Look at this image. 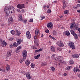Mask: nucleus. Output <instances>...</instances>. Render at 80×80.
<instances>
[{"mask_svg":"<svg viewBox=\"0 0 80 80\" xmlns=\"http://www.w3.org/2000/svg\"><path fill=\"white\" fill-rule=\"evenodd\" d=\"M4 12L7 16H10V14L13 13V11L12 10L10 7H6L4 8Z\"/></svg>","mask_w":80,"mask_h":80,"instance_id":"f257e3e1","label":"nucleus"},{"mask_svg":"<svg viewBox=\"0 0 80 80\" xmlns=\"http://www.w3.org/2000/svg\"><path fill=\"white\" fill-rule=\"evenodd\" d=\"M55 60L57 62H59L60 63H63V60L62 59V57L61 56H58V57H56L55 58Z\"/></svg>","mask_w":80,"mask_h":80,"instance_id":"f03ea898","label":"nucleus"},{"mask_svg":"<svg viewBox=\"0 0 80 80\" xmlns=\"http://www.w3.org/2000/svg\"><path fill=\"white\" fill-rule=\"evenodd\" d=\"M56 44L60 47H63L64 46V45L63 43V42L61 40L57 41Z\"/></svg>","mask_w":80,"mask_h":80,"instance_id":"7ed1b4c3","label":"nucleus"},{"mask_svg":"<svg viewBox=\"0 0 80 80\" xmlns=\"http://www.w3.org/2000/svg\"><path fill=\"white\" fill-rule=\"evenodd\" d=\"M68 44V45L70 46L71 48L72 49H75V44H74V43L73 42H69Z\"/></svg>","mask_w":80,"mask_h":80,"instance_id":"20e7f679","label":"nucleus"},{"mask_svg":"<svg viewBox=\"0 0 80 80\" xmlns=\"http://www.w3.org/2000/svg\"><path fill=\"white\" fill-rule=\"evenodd\" d=\"M71 34H72V35H73L75 37V38H76V39H78V36H77V35L76 34L75 32L73 31L72 30H71Z\"/></svg>","mask_w":80,"mask_h":80,"instance_id":"39448f33","label":"nucleus"},{"mask_svg":"<svg viewBox=\"0 0 80 80\" xmlns=\"http://www.w3.org/2000/svg\"><path fill=\"white\" fill-rule=\"evenodd\" d=\"M22 56L24 59H26L27 56V52L26 50L23 51L22 52Z\"/></svg>","mask_w":80,"mask_h":80,"instance_id":"423d86ee","label":"nucleus"},{"mask_svg":"<svg viewBox=\"0 0 80 80\" xmlns=\"http://www.w3.org/2000/svg\"><path fill=\"white\" fill-rule=\"evenodd\" d=\"M0 42H1V46L3 47L4 46H6V45H7V43L5 42V41H3L2 39H0Z\"/></svg>","mask_w":80,"mask_h":80,"instance_id":"0eeeda50","label":"nucleus"},{"mask_svg":"<svg viewBox=\"0 0 80 80\" xmlns=\"http://www.w3.org/2000/svg\"><path fill=\"white\" fill-rule=\"evenodd\" d=\"M0 42H1V46L3 47L4 46H6V45H7V43L5 42V41H3L2 39H0Z\"/></svg>","mask_w":80,"mask_h":80,"instance_id":"6e6552de","label":"nucleus"},{"mask_svg":"<svg viewBox=\"0 0 80 80\" xmlns=\"http://www.w3.org/2000/svg\"><path fill=\"white\" fill-rule=\"evenodd\" d=\"M17 8L22 9V8H25V5L24 4H18L17 6Z\"/></svg>","mask_w":80,"mask_h":80,"instance_id":"1a4fd4ad","label":"nucleus"},{"mask_svg":"<svg viewBox=\"0 0 80 80\" xmlns=\"http://www.w3.org/2000/svg\"><path fill=\"white\" fill-rule=\"evenodd\" d=\"M47 26L49 28H51V29L53 28V24L52 22H49L47 24Z\"/></svg>","mask_w":80,"mask_h":80,"instance_id":"9d476101","label":"nucleus"},{"mask_svg":"<svg viewBox=\"0 0 80 80\" xmlns=\"http://www.w3.org/2000/svg\"><path fill=\"white\" fill-rule=\"evenodd\" d=\"M15 34L17 36H20L21 34V32L20 31H18V30H15Z\"/></svg>","mask_w":80,"mask_h":80,"instance_id":"9b49d317","label":"nucleus"},{"mask_svg":"<svg viewBox=\"0 0 80 80\" xmlns=\"http://www.w3.org/2000/svg\"><path fill=\"white\" fill-rule=\"evenodd\" d=\"M8 21L9 23H12L13 22V18L12 17H11L8 19Z\"/></svg>","mask_w":80,"mask_h":80,"instance_id":"f8f14e48","label":"nucleus"},{"mask_svg":"<svg viewBox=\"0 0 80 80\" xmlns=\"http://www.w3.org/2000/svg\"><path fill=\"white\" fill-rule=\"evenodd\" d=\"M72 57L74 58H78V57H79V56L77 54H74L72 55Z\"/></svg>","mask_w":80,"mask_h":80,"instance_id":"ddd939ff","label":"nucleus"},{"mask_svg":"<svg viewBox=\"0 0 80 80\" xmlns=\"http://www.w3.org/2000/svg\"><path fill=\"white\" fill-rule=\"evenodd\" d=\"M11 51H8L7 53L6 54V58H7V57H10L11 54Z\"/></svg>","mask_w":80,"mask_h":80,"instance_id":"4468645a","label":"nucleus"},{"mask_svg":"<svg viewBox=\"0 0 80 80\" xmlns=\"http://www.w3.org/2000/svg\"><path fill=\"white\" fill-rule=\"evenodd\" d=\"M22 46H20L19 47H18L17 49V50L16 51V53H18V51H19V50H20V49H21V48H22Z\"/></svg>","mask_w":80,"mask_h":80,"instance_id":"2eb2a0df","label":"nucleus"},{"mask_svg":"<svg viewBox=\"0 0 80 80\" xmlns=\"http://www.w3.org/2000/svg\"><path fill=\"white\" fill-rule=\"evenodd\" d=\"M26 77L28 79H29L31 78V77H30V73L28 72L26 75Z\"/></svg>","mask_w":80,"mask_h":80,"instance_id":"dca6fc26","label":"nucleus"},{"mask_svg":"<svg viewBox=\"0 0 80 80\" xmlns=\"http://www.w3.org/2000/svg\"><path fill=\"white\" fill-rule=\"evenodd\" d=\"M51 50L52 52H55V47L53 46H51Z\"/></svg>","mask_w":80,"mask_h":80,"instance_id":"f3484780","label":"nucleus"},{"mask_svg":"<svg viewBox=\"0 0 80 80\" xmlns=\"http://www.w3.org/2000/svg\"><path fill=\"white\" fill-rule=\"evenodd\" d=\"M52 35L54 36H57L58 35V32L55 31H53Z\"/></svg>","mask_w":80,"mask_h":80,"instance_id":"a211bd4d","label":"nucleus"},{"mask_svg":"<svg viewBox=\"0 0 80 80\" xmlns=\"http://www.w3.org/2000/svg\"><path fill=\"white\" fill-rule=\"evenodd\" d=\"M6 66H7L6 70H7V71L10 70V65H8V64H6Z\"/></svg>","mask_w":80,"mask_h":80,"instance_id":"6ab92c4d","label":"nucleus"},{"mask_svg":"<svg viewBox=\"0 0 80 80\" xmlns=\"http://www.w3.org/2000/svg\"><path fill=\"white\" fill-rule=\"evenodd\" d=\"M16 41L18 45H20V43L22 42V40L21 39H16Z\"/></svg>","mask_w":80,"mask_h":80,"instance_id":"aec40b11","label":"nucleus"},{"mask_svg":"<svg viewBox=\"0 0 80 80\" xmlns=\"http://www.w3.org/2000/svg\"><path fill=\"white\" fill-rule=\"evenodd\" d=\"M65 35H66L67 36H69L70 34V32L69 31H67L65 32Z\"/></svg>","mask_w":80,"mask_h":80,"instance_id":"412c9836","label":"nucleus"},{"mask_svg":"<svg viewBox=\"0 0 80 80\" xmlns=\"http://www.w3.org/2000/svg\"><path fill=\"white\" fill-rule=\"evenodd\" d=\"M30 62L29 60H28L25 62V64L27 66L29 65V64H30Z\"/></svg>","mask_w":80,"mask_h":80,"instance_id":"4be33fe9","label":"nucleus"},{"mask_svg":"<svg viewBox=\"0 0 80 80\" xmlns=\"http://www.w3.org/2000/svg\"><path fill=\"white\" fill-rule=\"evenodd\" d=\"M38 41H36V40H35L34 41V44L36 46H38L39 45L38 44Z\"/></svg>","mask_w":80,"mask_h":80,"instance_id":"5701e85b","label":"nucleus"},{"mask_svg":"<svg viewBox=\"0 0 80 80\" xmlns=\"http://www.w3.org/2000/svg\"><path fill=\"white\" fill-rule=\"evenodd\" d=\"M40 54H38L37 56H35L34 57L35 59H38V58H40Z\"/></svg>","mask_w":80,"mask_h":80,"instance_id":"b1692460","label":"nucleus"},{"mask_svg":"<svg viewBox=\"0 0 80 80\" xmlns=\"http://www.w3.org/2000/svg\"><path fill=\"white\" fill-rule=\"evenodd\" d=\"M72 68V66H68L65 68V70H69L70 68Z\"/></svg>","mask_w":80,"mask_h":80,"instance_id":"393cba45","label":"nucleus"},{"mask_svg":"<svg viewBox=\"0 0 80 80\" xmlns=\"http://www.w3.org/2000/svg\"><path fill=\"white\" fill-rule=\"evenodd\" d=\"M18 43H17V42H15L13 43V45L15 47H18Z\"/></svg>","mask_w":80,"mask_h":80,"instance_id":"a878e982","label":"nucleus"},{"mask_svg":"<svg viewBox=\"0 0 80 80\" xmlns=\"http://www.w3.org/2000/svg\"><path fill=\"white\" fill-rule=\"evenodd\" d=\"M39 31H38V29H36L35 31V34L36 35H38Z\"/></svg>","mask_w":80,"mask_h":80,"instance_id":"bb28decb","label":"nucleus"},{"mask_svg":"<svg viewBox=\"0 0 80 80\" xmlns=\"http://www.w3.org/2000/svg\"><path fill=\"white\" fill-rule=\"evenodd\" d=\"M74 72H80V69H76V68H74Z\"/></svg>","mask_w":80,"mask_h":80,"instance_id":"cd10ccee","label":"nucleus"},{"mask_svg":"<svg viewBox=\"0 0 80 80\" xmlns=\"http://www.w3.org/2000/svg\"><path fill=\"white\" fill-rule=\"evenodd\" d=\"M31 67L32 68H35V64L32 63H31Z\"/></svg>","mask_w":80,"mask_h":80,"instance_id":"c85d7f7f","label":"nucleus"},{"mask_svg":"<svg viewBox=\"0 0 80 80\" xmlns=\"http://www.w3.org/2000/svg\"><path fill=\"white\" fill-rule=\"evenodd\" d=\"M19 20H20V21H22V15L21 14L19 15Z\"/></svg>","mask_w":80,"mask_h":80,"instance_id":"c756f323","label":"nucleus"},{"mask_svg":"<svg viewBox=\"0 0 80 80\" xmlns=\"http://www.w3.org/2000/svg\"><path fill=\"white\" fill-rule=\"evenodd\" d=\"M11 33L12 35H15V31L13 30L11 31Z\"/></svg>","mask_w":80,"mask_h":80,"instance_id":"7c9ffc66","label":"nucleus"},{"mask_svg":"<svg viewBox=\"0 0 80 80\" xmlns=\"http://www.w3.org/2000/svg\"><path fill=\"white\" fill-rule=\"evenodd\" d=\"M70 63L71 65H72L74 63V62L73 61V60H71L70 61Z\"/></svg>","mask_w":80,"mask_h":80,"instance_id":"2f4dec72","label":"nucleus"},{"mask_svg":"<svg viewBox=\"0 0 80 80\" xmlns=\"http://www.w3.org/2000/svg\"><path fill=\"white\" fill-rule=\"evenodd\" d=\"M27 37L28 38V39H30V38H31V34L30 35H27Z\"/></svg>","mask_w":80,"mask_h":80,"instance_id":"473e14b6","label":"nucleus"},{"mask_svg":"<svg viewBox=\"0 0 80 80\" xmlns=\"http://www.w3.org/2000/svg\"><path fill=\"white\" fill-rule=\"evenodd\" d=\"M41 65L42 66H44V65H46V63L45 62H43L41 63Z\"/></svg>","mask_w":80,"mask_h":80,"instance_id":"72a5a7b5","label":"nucleus"},{"mask_svg":"<svg viewBox=\"0 0 80 80\" xmlns=\"http://www.w3.org/2000/svg\"><path fill=\"white\" fill-rule=\"evenodd\" d=\"M41 51H42V49L40 48L39 50H36L35 51V52H41Z\"/></svg>","mask_w":80,"mask_h":80,"instance_id":"f704fd0d","label":"nucleus"},{"mask_svg":"<svg viewBox=\"0 0 80 80\" xmlns=\"http://www.w3.org/2000/svg\"><path fill=\"white\" fill-rule=\"evenodd\" d=\"M64 13L65 14H68V10H67L65 11L64 12Z\"/></svg>","mask_w":80,"mask_h":80,"instance_id":"c9c22d12","label":"nucleus"},{"mask_svg":"<svg viewBox=\"0 0 80 80\" xmlns=\"http://www.w3.org/2000/svg\"><path fill=\"white\" fill-rule=\"evenodd\" d=\"M30 34V32L29 31H27L26 32V35H29Z\"/></svg>","mask_w":80,"mask_h":80,"instance_id":"e433bc0d","label":"nucleus"},{"mask_svg":"<svg viewBox=\"0 0 80 80\" xmlns=\"http://www.w3.org/2000/svg\"><path fill=\"white\" fill-rule=\"evenodd\" d=\"M62 17L63 16H60L59 18V20H62Z\"/></svg>","mask_w":80,"mask_h":80,"instance_id":"4c0bfd02","label":"nucleus"},{"mask_svg":"<svg viewBox=\"0 0 80 80\" xmlns=\"http://www.w3.org/2000/svg\"><path fill=\"white\" fill-rule=\"evenodd\" d=\"M51 69L52 71H55V68L53 67H51Z\"/></svg>","mask_w":80,"mask_h":80,"instance_id":"58836bf2","label":"nucleus"},{"mask_svg":"<svg viewBox=\"0 0 80 80\" xmlns=\"http://www.w3.org/2000/svg\"><path fill=\"white\" fill-rule=\"evenodd\" d=\"M23 59L22 58H21L19 60V62L20 63H22V62H23Z\"/></svg>","mask_w":80,"mask_h":80,"instance_id":"ea45409f","label":"nucleus"},{"mask_svg":"<svg viewBox=\"0 0 80 80\" xmlns=\"http://www.w3.org/2000/svg\"><path fill=\"white\" fill-rule=\"evenodd\" d=\"M34 38L35 40H36V41H38V39H37V36H35L34 37Z\"/></svg>","mask_w":80,"mask_h":80,"instance_id":"a19ab883","label":"nucleus"},{"mask_svg":"<svg viewBox=\"0 0 80 80\" xmlns=\"http://www.w3.org/2000/svg\"><path fill=\"white\" fill-rule=\"evenodd\" d=\"M67 7V6L66 5V4H65V3H63V8L65 9Z\"/></svg>","mask_w":80,"mask_h":80,"instance_id":"79ce46f5","label":"nucleus"},{"mask_svg":"<svg viewBox=\"0 0 80 80\" xmlns=\"http://www.w3.org/2000/svg\"><path fill=\"white\" fill-rule=\"evenodd\" d=\"M47 12L48 13H51V10L48 9V10L47 11Z\"/></svg>","mask_w":80,"mask_h":80,"instance_id":"37998d69","label":"nucleus"},{"mask_svg":"<svg viewBox=\"0 0 80 80\" xmlns=\"http://www.w3.org/2000/svg\"><path fill=\"white\" fill-rule=\"evenodd\" d=\"M23 22L24 23H27V20H26V19L24 20L23 21Z\"/></svg>","mask_w":80,"mask_h":80,"instance_id":"c03bdc74","label":"nucleus"},{"mask_svg":"<svg viewBox=\"0 0 80 80\" xmlns=\"http://www.w3.org/2000/svg\"><path fill=\"white\" fill-rule=\"evenodd\" d=\"M41 20H43V19L45 18V16H41Z\"/></svg>","mask_w":80,"mask_h":80,"instance_id":"a18cd8bd","label":"nucleus"},{"mask_svg":"<svg viewBox=\"0 0 80 80\" xmlns=\"http://www.w3.org/2000/svg\"><path fill=\"white\" fill-rule=\"evenodd\" d=\"M17 11L18 12H21V11L19 9H17Z\"/></svg>","mask_w":80,"mask_h":80,"instance_id":"49530a36","label":"nucleus"},{"mask_svg":"<svg viewBox=\"0 0 80 80\" xmlns=\"http://www.w3.org/2000/svg\"><path fill=\"white\" fill-rule=\"evenodd\" d=\"M33 20L32 19H31L29 20L30 22H33Z\"/></svg>","mask_w":80,"mask_h":80,"instance_id":"de8ad7c7","label":"nucleus"},{"mask_svg":"<svg viewBox=\"0 0 80 80\" xmlns=\"http://www.w3.org/2000/svg\"><path fill=\"white\" fill-rule=\"evenodd\" d=\"M45 32L47 33H49V30H46Z\"/></svg>","mask_w":80,"mask_h":80,"instance_id":"09e8293b","label":"nucleus"},{"mask_svg":"<svg viewBox=\"0 0 80 80\" xmlns=\"http://www.w3.org/2000/svg\"><path fill=\"white\" fill-rule=\"evenodd\" d=\"M77 8L80 7V4H77Z\"/></svg>","mask_w":80,"mask_h":80,"instance_id":"8fccbe9b","label":"nucleus"},{"mask_svg":"<svg viewBox=\"0 0 80 80\" xmlns=\"http://www.w3.org/2000/svg\"><path fill=\"white\" fill-rule=\"evenodd\" d=\"M73 27H75V26H74L72 24V25L70 26V28H73Z\"/></svg>","mask_w":80,"mask_h":80,"instance_id":"3c124183","label":"nucleus"},{"mask_svg":"<svg viewBox=\"0 0 80 80\" xmlns=\"http://www.w3.org/2000/svg\"><path fill=\"white\" fill-rule=\"evenodd\" d=\"M55 56V54H53L51 56L52 58H54V57Z\"/></svg>","mask_w":80,"mask_h":80,"instance_id":"603ef678","label":"nucleus"},{"mask_svg":"<svg viewBox=\"0 0 80 80\" xmlns=\"http://www.w3.org/2000/svg\"><path fill=\"white\" fill-rule=\"evenodd\" d=\"M13 38H11L9 39V40H10V41H12V40H13Z\"/></svg>","mask_w":80,"mask_h":80,"instance_id":"864d4df0","label":"nucleus"},{"mask_svg":"<svg viewBox=\"0 0 80 80\" xmlns=\"http://www.w3.org/2000/svg\"><path fill=\"white\" fill-rule=\"evenodd\" d=\"M52 40H56V39H55V38L54 37H52Z\"/></svg>","mask_w":80,"mask_h":80,"instance_id":"5fc2aeb1","label":"nucleus"},{"mask_svg":"<svg viewBox=\"0 0 80 80\" xmlns=\"http://www.w3.org/2000/svg\"><path fill=\"white\" fill-rule=\"evenodd\" d=\"M72 25H73V26H75V22L72 23Z\"/></svg>","mask_w":80,"mask_h":80,"instance_id":"6e6d98bb","label":"nucleus"},{"mask_svg":"<svg viewBox=\"0 0 80 80\" xmlns=\"http://www.w3.org/2000/svg\"><path fill=\"white\" fill-rule=\"evenodd\" d=\"M49 7H50V4H48L47 6V8H49Z\"/></svg>","mask_w":80,"mask_h":80,"instance_id":"4d7b16f0","label":"nucleus"},{"mask_svg":"<svg viewBox=\"0 0 80 80\" xmlns=\"http://www.w3.org/2000/svg\"><path fill=\"white\" fill-rule=\"evenodd\" d=\"M2 71L3 72H5V69H2Z\"/></svg>","mask_w":80,"mask_h":80,"instance_id":"13d9d810","label":"nucleus"},{"mask_svg":"<svg viewBox=\"0 0 80 80\" xmlns=\"http://www.w3.org/2000/svg\"><path fill=\"white\" fill-rule=\"evenodd\" d=\"M32 49H37V48H35L34 47H33L32 48Z\"/></svg>","mask_w":80,"mask_h":80,"instance_id":"bf43d9fd","label":"nucleus"},{"mask_svg":"<svg viewBox=\"0 0 80 80\" xmlns=\"http://www.w3.org/2000/svg\"><path fill=\"white\" fill-rule=\"evenodd\" d=\"M67 73H64V74H63L64 76H67Z\"/></svg>","mask_w":80,"mask_h":80,"instance_id":"052dcab7","label":"nucleus"},{"mask_svg":"<svg viewBox=\"0 0 80 80\" xmlns=\"http://www.w3.org/2000/svg\"><path fill=\"white\" fill-rule=\"evenodd\" d=\"M49 37H50V38H52V37H53L51 35H49Z\"/></svg>","mask_w":80,"mask_h":80,"instance_id":"680f3d73","label":"nucleus"},{"mask_svg":"<svg viewBox=\"0 0 80 80\" xmlns=\"http://www.w3.org/2000/svg\"><path fill=\"white\" fill-rule=\"evenodd\" d=\"M10 48H12L13 47V45L11 44L10 46Z\"/></svg>","mask_w":80,"mask_h":80,"instance_id":"e2e57ef3","label":"nucleus"},{"mask_svg":"<svg viewBox=\"0 0 80 80\" xmlns=\"http://www.w3.org/2000/svg\"><path fill=\"white\" fill-rule=\"evenodd\" d=\"M57 1H55L53 2V3H57Z\"/></svg>","mask_w":80,"mask_h":80,"instance_id":"0e129e2a","label":"nucleus"},{"mask_svg":"<svg viewBox=\"0 0 80 80\" xmlns=\"http://www.w3.org/2000/svg\"><path fill=\"white\" fill-rule=\"evenodd\" d=\"M22 12H24V10L23 9H22Z\"/></svg>","mask_w":80,"mask_h":80,"instance_id":"69168bd1","label":"nucleus"},{"mask_svg":"<svg viewBox=\"0 0 80 80\" xmlns=\"http://www.w3.org/2000/svg\"><path fill=\"white\" fill-rule=\"evenodd\" d=\"M78 31H79V32H80V28H78Z\"/></svg>","mask_w":80,"mask_h":80,"instance_id":"338daca9","label":"nucleus"},{"mask_svg":"<svg viewBox=\"0 0 80 80\" xmlns=\"http://www.w3.org/2000/svg\"><path fill=\"white\" fill-rule=\"evenodd\" d=\"M78 77L79 78H80V74L78 75Z\"/></svg>","mask_w":80,"mask_h":80,"instance_id":"774afa93","label":"nucleus"}]
</instances>
